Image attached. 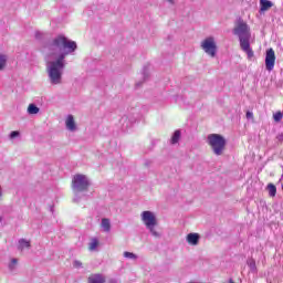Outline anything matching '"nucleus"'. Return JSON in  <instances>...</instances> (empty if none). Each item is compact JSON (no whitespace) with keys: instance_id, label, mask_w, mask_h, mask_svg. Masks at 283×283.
Returning a JSON list of instances; mask_svg holds the SVG:
<instances>
[{"instance_id":"f257e3e1","label":"nucleus","mask_w":283,"mask_h":283,"mask_svg":"<svg viewBox=\"0 0 283 283\" xmlns=\"http://www.w3.org/2000/svg\"><path fill=\"white\" fill-rule=\"evenodd\" d=\"M76 42L60 34L44 45L46 53V74L51 85L63 83V71L67 65L65 57L76 52Z\"/></svg>"},{"instance_id":"f03ea898","label":"nucleus","mask_w":283,"mask_h":283,"mask_svg":"<svg viewBox=\"0 0 283 283\" xmlns=\"http://www.w3.org/2000/svg\"><path fill=\"white\" fill-rule=\"evenodd\" d=\"M233 34L238 36L241 50L248 54L249 59H252L253 49H251V28L249 24L243 21L239 22L233 29Z\"/></svg>"},{"instance_id":"7ed1b4c3","label":"nucleus","mask_w":283,"mask_h":283,"mask_svg":"<svg viewBox=\"0 0 283 283\" xmlns=\"http://www.w3.org/2000/svg\"><path fill=\"white\" fill-rule=\"evenodd\" d=\"M207 144L214 156H222L227 149V139L220 134H210L207 137Z\"/></svg>"},{"instance_id":"20e7f679","label":"nucleus","mask_w":283,"mask_h":283,"mask_svg":"<svg viewBox=\"0 0 283 283\" xmlns=\"http://www.w3.org/2000/svg\"><path fill=\"white\" fill-rule=\"evenodd\" d=\"M142 221L154 238H160V232L156 230V227L158 226V219H156V214L154 212L143 211Z\"/></svg>"},{"instance_id":"39448f33","label":"nucleus","mask_w":283,"mask_h":283,"mask_svg":"<svg viewBox=\"0 0 283 283\" xmlns=\"http://www.w3.org/2000/svg\"><path fill=\"white\" fill-rule=\"evenodd\" d=\"M90 178L85 175L77 174L72 179V189L74 193H82L83 191H87L90 189Z\"/></svg>"},{"instance_id":"423d86ee","label":"nucleus","mask_w":283,"mask_h":283,"mask_svg":"<svg viewBox=\"0 0 283 283\" xmlns=\"http://www.w3.org/2000/svg\"><path fill=\"white\" fill-rule=\"evenodd\" d=\"M202 50L213 59L216 56V53L218 52V46L216 45V40L210 36L207 38L202 43H201Z\"/></svg>"},{"instance_id":"0eeeda50","label":"nucleus","mask_w":283,"mask_h":283,"mask_svg":"<svg viewBox=\"0 0 283 283\" xmlns=\"http://www.w3.org/2000/svg\"><path fill=\"white\" fill-rule=\"evenodd\" d=\"M275 67V51L273 49H269L265 53V70L268 72H273Z\"/></svg>"},{"instance_id":"6e6552de","label":"nucleus","mask_w":283,"mask_h":283,"mask_svg":"<svg viewBox=\"0 0 283 283\" xmlns=\"http://www.w3.org/2000/svg\"><path fill=\"white\" fill-rule=\"evenodd\" d=\"M65 125L69 132H76V122L74 120L73 115H67Z\"/></svg>"},{"instance_id":"1a4fd4ad","label":"nucleus","mask_w":283,"mask_h":283,"mask_svg":"<svg viewBox=\"0 0 283 283\" xmlns=\"http://www.w3.org/2000/svg\"><path fill=\"white\" fill-rule=\"evenodd\" d=\"M200 242V234L199 233H189L187 235V243L192 244V247H196Z\"/></svg>"},{"instance_id":"9d476101","label":"nucleus","mask_w":283,"mask_h":283,"mask_svg":"<svg viewBox=\"0 0 283 283\" xmlns=\"http://www.w3.org/2000/svg\"><path fill=\"white\" fill-rule=\"evenodd\" d=\"M88 283H105V276L103 274H93L88 277Z\"/></svg>"},{"instance_id":"9b49d317","label":"nucleus","mask_w":283,"mask_h":283,"mask_svg":"<svg viewBox=\"0 0 283 283\" xmlns=\"http://www.w3.org/2000/svg\"><path fill=\"white\" fill-rule=\"evenodd\" d=\"M101 227L105 233H109L112 231V222L107 218L102 219Z\"/></svg>"},{"instance_id":"f8f14e48","label":"nucleus","mask_w":283,"mask_h":283,"mask_svg":"<svg viewBox=\"0 0 283 283\" xmlns=\"http://www.w3.org/2000/svg\"><path fill=\"white\" fill-rule=\"evenodd\" d=\"M260 11L261 12H266V10H271V7L273 6V2L270 0H260Z\"/></svg>"},{"instance_id":"ddd939ff","label":"nucleus","mask_w":283,"mask_h":283,"mask_svg":"<svg viewBox=\"0 0 283 283\" xmlns=\"http://www.w3.org/2000/svg\"><path fill=\"white\" fill-rule=\"evenodd\" d=\"M31 244L30 241L25 239H20L18 241V251H24V249H30Z\"/></svg>"},{"instance_id":"4468645a","label":"nucleus","mask_w":283,"mask_h":283,"mask_svg":"<svg viewBox=\"0 0 283 283\" xmlns=\"http://www.w3.org/2000/svg\"><path fill=\"white\" fill-rule=\"evenodd\" d=\"M88 250L90 251H98V239L97 238L91 239V242L88 243Z\"/></svg>"},{"instance_id":"2eb2a0df","label":"nucleus","mask_w":283,"mask_h":283,"mask_svg":"<svg viewBox=\"0 0 283 283\" xmlns=\"http://www.w3.org/2000/svg\"><path fill=\"white\" fill-rule=\"evenodd\" d=\"M268 191H269V196L271 198H275V193H277V188L275 187V185L269 184L268 185Z\"/></svg>"},{"instance_id":"dca6fc26","label":"nucleus","mask_w":283,"mask_h":283,"mask_svg":"<svg viewBox=\"0 0 283 283\" xmlns=\"http://www.w3.org/2000/svg\"><path fill=\"white\" fill-rule=\"evenodd\" d=\"M7 63H8V55L0 53V72L1 70L6 69Z\"/></svg>"},{"instance_id":"f3484780","label":"nucleus","mask_w":283,"mask_h":283,"mask_svg":"<svg viewBox=\"0 0 283 283\" xmlns=\"http://www.w3.org/2000/svg\"><path fill=\"white\" fill-rule=\"evenodd\" d=\"M39 112H41V109L34 105V104H30L28 107V114L34 115V114H39Z\"/></svg>"},{"instance_id":"a211bd4d","label":"nucleus","mask_w":283,"mask_h":283,"mask_svg":"<svg viewBox=\"0 0 283 283\" xmlns=\"http://www.w3.org/2000/svg\"><path fill=\"white\" fill-rule=\"evenodd\" d=\"M247 264L250 268V270L252 271V273H255L258 271V266L255 265V260L249 259L247 261Z\"/></svg>"},{"instance_id":"6ab92c4d","label":"nucleus","mask_w":283,"mask_h":283,"mask_svg":"<svg viewBox=\"0 0 283 283\" xmlns=\"http://www.w3.org/2000/svg\"><path fill=\"white\" fill-rule=\"evenodd\" d=\"M180 140V130H176L171 137V144L176 145Z\"/></svg>"},{"instance_id":"aec40b11","label":"nucleus","mask_w":283,"mask_h":283,"mask_svg":"<svg viewBox=\"0 0 283 283\" xmlns=\"http://www.w3.org/2000/svg\"><path fill=\"white\" fill-rule=\"evenodd\" d=\"M17 264H19V260L12 259L11 262L9 263V271H15L17 270Z\"/></svg>"},{"instance_id":"412c9836","label":"nucleus","mask_w":283,"mask_h":283,"mask_svg":"<svg viewBox=\"0 0 283 283\" xmlns=\"http://www.w3.org/2000/svg\"><path fill=\"white\" fill-rule=\"evenodd\" d=\"M124 258H128L129 260H137L138 256L133 252H124Z\"/></svg>"},{"instance_id":"4be33fe9","label":"nucleus","mask_w":283,"mask_h":283,"mask_svg":"<svg viewBox=\"0 0 283 283\" xmlns=\"http://www.w3.org/2000/svg\"><path fill=\"white\" fill-rule=\"evenodd\" d=\"M283 114L282 112H277L273 115V118L276 123H280V120H282Z\"/></svg>"},{"instance_id":"5701e85b","label":"nucleus","mask_w":283,"mask_h":283,"mask_svg":"<svg viewBox=\"0 0 283 283\" xmlns=\"http://www.w3.org/2000/svg\"><path fill=\"white\" fill-rule=\"evenodd\" d=\"M73 265L75 266V269H81L83 266V263L81 261H74Z\"/></svg>"},{"instance_id":"b1692460","label":"nucleus","mask_w":283,"mask_h":283,"mask_svg":"<svg viewBox=\"0 0 283 283\" xmlns=\"http://www.w3.org/2000/svg\"><path fill=\"white\" fill-rule=\"evenodd\" d=\"M245 117L248 118V120H251V119H253V112H247V114H245Z\"/></svg>"},{"instance_id":"393cba45","label":"nucleus","mask_w":283,"mask_h":283,"mask_svg":"<svg viewBox=\"0 0 283 283\" xmlns=\"http://www.w3.org/2000/svg\"><path fill=\"white\" fill-rule=\"evenodd\" d=\"M17 136H19V132L17 130L11 132L10 138H17Z\"/></svg>"},{"instance_id":"a878e982","label":"nucleus","mask_w":283,"mask_h":283,"mask_svg":"<svg viewBox=\"0 0 283 283\" xmlns=\"http://www.w3.org/2000/svg\"><path fill=\"white\" fill-rule=\"evenodd\" d=\"M144 165H145V167H151V160L146 159V160L144 161Z\"/></svg>"},{"instance_id":"bb28decb","label":"nucleus","mask_w":283,"mask_h":283,"mask_svg":"<svg viewBox=\"0 0 283 283\" xmlns=\"http://www.w3.org/2000/svg\"><path fill=\"white\" fill-rule=\"evenodd\" d=\"M120 123L122 125H125L127 123V116L122 117Z\"/></svg>"},{"instance_id":"cd10ccee","label":"nucleus","mask_w":283,"mask_h":283,"mask_svg":"<svg viewBox=\"0 0 283 283\" xmlns=\"http://www.w3.org/2000/svg\"><path fill=\"white\" fill-rule=\"evenodd\" d=\"M135 119H132L129 123H126V127H132V124L135 123Z\"/></svg>"},{"instance_id":"c85d7f7f","label":"nucleus","mask_w":283,"mask_h":283,"mask_svg":"<svg viewBox=\"0 0 283 283\" xmlns=\"http://www.w3.org/2000/svg\"><path fill=\"white\" fill-rule=\"evenodd\" d=\"M3 196V192H2V190H1V187H0V198Z\"/></svg>"},{"instance_id":"c756f323","label":"nucleus","mask_w":283,"mask_h":283,"mask_svg":"<svg viewBox=\"0 0 283 283\" xmlns=\"http://www.w3.org/2000/svg\"><path fill=\"white\" fill-rule=\"evenodd\" d=\"M282 138H283V135H279V140H282Z\"/></svg>"},{"instance_id":"7c9ffc66","label":"nucleus","mask_w":283,"mask_h":283,"mask_svg":"<svg viewBox=\"0 0 283 283\" xmlns=\"http://www.w3.org/2000/svg\"><path fill=\"white\" fill-rule=\"evenodd\" d=\"M169 3L174 4V0H168Z\"/></svg>"},{"instance_id":"2f4dec72","label":"nucleus","mask_w":283,"mask_h":283,"mask_svg":"<svg viewBox=\"0 0 283 283\" xmlns=\"http://www.w3.org/2000/svg\"><path fill=\"white\" fill-rule=\"evenodd\" d=\"M73 200H74V202H78V199H77V198H74Z\"/></svg>"},{"instance_id":"473e14b6","label":"nucleus","mask_w":283,"mask_h":283,"mask_svg":"<svg viewBox=\"0 0 283 283\" xmlns=\"http://www.w3.org/2000/svg\"><path fill=\"white\" fill-rule=\"evenodd\" d=\"M229 283H233V279H230V280H229Z\"/></svg>"},{"instance_id":"72a5a7b5","label":"nucleus","mask_w":283,"mask_h":283,"mask_svg":"<svg viewBox=\"0 0 283 283\" xmlns=\"http://www.w3.org/2000/svg\"><path fill=\"white\" fill-rule=\"evenodd\" d=\"M111 283H114V281L112 280Z\"/></svg>"}]
</instances>
